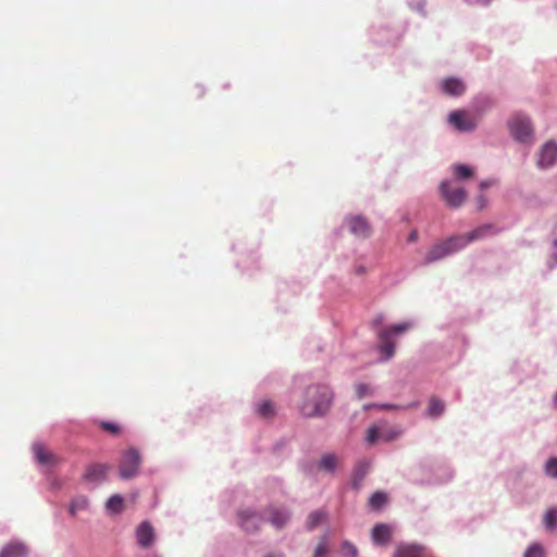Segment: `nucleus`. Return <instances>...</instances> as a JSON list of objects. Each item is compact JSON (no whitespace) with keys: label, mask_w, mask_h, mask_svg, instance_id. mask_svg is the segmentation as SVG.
Returning <instances> with one entry per match:
<instances>
[{"label":"nucleus","mask_w":557,"mask_h":557,"mask_svg":"<svg viewBox=\"0 0 557 557\" xmlns=\"http://www.w3.org/2000/svg\"><path fill=\"white\" fill-rule=\"evenodd\" d=\"M100 428L113 435H117L120 433V426L113 422H101Z\"/></svg>","instance_id":"72a5a7b5"},{"label":"nucleus","mask_w":557,"mask_h":557,"mask_svg":"<svg viewBox=\"0 0 557 557\" xmlns=\"http://www.w3.org/2000/svg\"><path fill=\"white\" fill-rule=\"evenodd\" d=\"M453 173L458 180H466L473 176V170L466 164L453 165Z\"/></svg>","instance_id":"5701e85b"},{"label":"nucleus","mask_w":557,"mask_h":557,"mask_svg":"<svg viewBox=\"0 0 557 557\" xmlns=\"http://www.w3.org/2000/svg\"><path fill=\"white\" fill-rule=\"evenodd\" d=\"M372 540L375 544L385 545L392 536V529L387 524H376L372 529Z\"/></svg>","instance_id":"f3484780"},{"label":"nucleus","mask_w":557,"mask_h":557,"mask_svg":"<svg viewBox=\"0 0 557 557\" xmlns=\"http://www.w3.org/2000/svg\"><path fill=\"white\" fill-rule=\"evenodd\" d=\"M459 239L456 236H451L443 243L434 245L425 255L424 261L425 263H432L437 260L445 258L446 256L459 251L461 247H459Z\"/></svg>","instance_id":"20e7f679"},{"label":"nucleus","mask_w":557,"mask_h":557,"mask_svg":"<svg viewBox=\"0 0 557 557\" xmlns=\"http://www.w3.org/2000/svg\"><path fill=\"white\" fill-rule=\"evenodd\" d=\"M523 557H544V550L541 545L533 544L527 549Z\"/></svg>","instance_id":"2f4dec72"},{"label":"nucleus","mask_w":557,"mask_h":557,"mask_svg":"<svg viewBox=\"0 0 557 557\" xmlns=\"http://www.w3.org/2000/svg\"><path fill=\"white\" fill-rule=\"evenodd\" d=\"M257 412L262 418H271V417H273L274 413H275V408H274L273 403H271L270 400L262 401L258 406Z\"/></svg>","instance_id":"bb28decb"},{"label":"nucleus","mask_w":557,"mask_h":557,"mask_svg":"<svg viewBox=\"0 0 557 557\" xmlns=\"http://www.w3.org/2000/svg\"><path fill=\"white\" fill-rule=\"evenodd\" d=\"M342 552L346 557H357L358 555V549L349 542L343 543Z\"/></svg>","instance_id":"473e14b6"},{"label":"nucleus","mask_w":557,"mask_h":557,"mask_svg":"<svg viewBox=\"0 0 557 557\" xmlns=\"http://www.w3.org/2000/svg\"><path fill=\"white\" fill-rule=\"evenodd\" d=\"M336 465H337V457L333 454L324 455L319 462L320 469H323V470L330 471V472L334 471V469L336 468Z\"/></svg>","instance_id":"393cba45"},{"label":"nucleus","mask_w":557,"mask_h":557,"mask_svg":"<svg viewBox=\"0 0 557 557\" xmlns=\"http://www.w3.org/2000/svg\"><path fill=\"white\" fill-rule=\"evenodd\" d=\"M544 523L548 529L557 527V509L550 508L546 511Z\"/></svg>","instance_id":"c85d7f7f"},{"label":"nucleus","mask_w":557,"mask_h":557,"mask_svg":"<svg viewBox=\"0 0 557 557\" xmlns=\"http://www.w3.org/2000/svg\"><path fill=\"white\" fill-rule=\"evenodd\" d=\"M332 392L327 386L313 385L306 391V398L300 405V411L305 417L323 416L330 409Z\"/></svg>","instance_id":"f257e3e1"},{"label":"nucleus","mask_w":557,"mask_h":557,"mask_svg":"<svg viewBox=\"0 0 557 557\" xmlns=\"http://www.w3.org/2000/svg\"><path fill=\"white\" fill-rule=\"evenodd\" d=\"M478 208L482 210L486 206V198L481 195L476 198Z\"/></svg>","instance_id":"c9c22d12"},{"label":"nucleus","mask_w":557,"mask_h":557,"mask_svg":"<svg viewBox=\"0 0 557 557\" xmlns=\"http://www.w3.org/2000/svg\"><path fill=\"white\" fill-rule=\"evenodd\" d=\"M380 408H383V409H394V408H396V406H393V405H381Z\"/></svg>","instance_id":"4c0bfd02"},{"label":"nucleus","mask_w":557,"mask_h":557,"mask_svg":"<svg viewBox=\"0 0 557 557\" xmlns=\"http://www.w3.org/2000/svg\"><path fill=\"white\" fill-rule=\"evenodd\" d=\"M135 535L138 545L143 548H149L154 543V529L148 521H144L137 527Z\"/></svg>","instance_id":"1a4fd4ad"},{"label":"nucleus","mask_w":557,"mask_h":557,"mask_svg":"<svg viewBox=\"0 0 557 557\" xmlns=\"http://www.w3.org/2000/svg\"><path fill=\"white\" fill-rule=\"evenodd\" d=\"M33 450L40 465H52L55 460L54 455L41 444H35Z\"/></svg>","instance_id":"a211bd4d"},{"label":"nucleus","mask_w":557,"mask_h":557,"mask_svg":"<svg viewBox=\"0 0 557 557\" xmlns=\"http://www.w3.org/2000/svg\"><path fill=\"white\" fill-rule=\"evenodd\" d=\"M264 557H283V555H281V554H269V555H267Z\"/></svg>","instance_id":"ea45409f"},{"label":"nucleus","mask_w":557,"mask_h":557,"mask_svg":"<svg viewBox=\"0 0 557 557\" xmlns=\"http://www.w3.org/2000/svg\"><path fill=\"white\" fill-rule=\"evenodd\" d=\"M267 515L269 522L276 529L283 528L289 520V513L284 508L270 507Z\"/></svg>","instance_id":"2eb2a0df"},{"label":"nucleus","mask_w":557,"mask_h":557,"mask_svg":"<svg viewBox=\"0 0 557 557\" xmlns=\"http://www.w3.org/2000/svg\"><path fill=\"white\" fill-rule=\"evenodd\" d=\"M545 473L550 478H557V457L549 458L545 465Z\"/></svg>","instance_id":"c756f323"},{"label":"nucleus","mask_w":557,"mask_h":557,"mask_svg":"<svg viewBox=\"0 0 557 557\" xmlns=\"http://www.w3.org/2000/svg\"><path fill=\"white\" fill-rule=\"evenodd\" d=\"M325 517H326V513L323 510L312 511L309 515L308 520H307V529L309 531L313 530L325 519Z\"/></svg>","instance_id":"4be33fe9"},{"label":"nucleus","mask_w":557,"mask_h":557,"mask_svg":"<svg viewBox=\"0 0 557 557\" xmlns=\"http://www.w3.org/2000/svg\"><path fill=\"white\" fill-rule=\"evenodd\" d=\"M0 557H26V548L22 544H10L1 550Z\"/></svg>","instance_id":"aec40b11"},{"label":"nucleus","mask_w":557,"mask_h":557,"mask_svg":"<svg viewBox=\"0 0 557 557\" xmlns=\"http://www.w3.org/2000/svg\"><path fill=\"white\" fill-rule=\"evenodd\" d=\"M387 502V496L383 492H375L369 499V506L374 509H381Z\"/></svg>","instance_id":"a878e982"},{"label":"nucleus","mask_w":557,"mask_h":557,"mask_svg":"<svg viewBox=\"0 0 557 557\" xmlns=\"http://www.w3.org/2000/svg\"><path fill=\"white\" fill-rule=\"evenodd\" d=\"M412 324L410 322H403L399 324L391 325L380 331L379 338V351L384 356L383 360L391 359L395 354V343L393 336L401 334L409 329Z\"/></svg>","instance_id":"f03ea898"},{"label":"nucleus","mask_w":557,"mask_h":557,"mask_svg":"<svg viewBox=\"0 0 557 557\" xmlns=\"http://www.w3.org/2000/svg\"><path fill=\"white\" fill-rule=\"evenodd\" d=\"M381 437H383V435H382V434H380L377 426L373 425V426L369 428L368 433H367V442H368L369 444H374V443H376V442H377V440H379V438H381ZM384 438H385L386 441H389V440H392L393 437H392V436H385V435H384Z\"/></svg>","instance_id":"cd10ccee"},{"label":"nucleus","mask_w":557,"mask_h":557,"mask_svg":"<svg viewBox=\"0 0 557 557\" xmlns=\"http://www.w3.org/2000/svg\"><path fill=\"white\" fill-rule=\"evenodd\" d=\"M106 508L111 513H120L124 509V499L121 495H112L106 503Z\"/></svg>","instance_id":"412c9836"},{"label":"nucleus","mask_w":557,"mask_h":557,"mask_svg":"<svg viewBox=\"0 0 557 557\" xmlns=\"http://www.w3.org/2000/svg\"><path fill=\"white\" fill-rule=\"evenodd\" d=\"M410 240H416L417 239V233L416 232H412L409 236Z\"/></svg>","instance_id":"58836bf2"},{"label":"nucleus","mask_w":557,"mask_h":557,"mask_svg":"<svg viewBox=\"0 0 557 557\" xmlns=\"http://www.w3.org/2000/svg\"><path fill=\"white\" fill-rule=\"evenodd\" d=\"M109 467L102 463L90 465L86 468L83 479L90 483H99L107 478Z\"/></svg>","instance_id":"4468645a"},{"label":"nucleus","mask_w":557,"mask_h":557,"mask_svg":"<svg viewBox=\"0 0 557 557\" xmlns=\"http://www.w3.org/2000/svg\"><path fill=\"white\" fill-rule=\"evenodd\" d=\"M557 161V145L554 141H547L541 149L537 165L542 169L552 166Z\"/></svg>","instance_id":"9b49d317"},{"label":"nucleus","mask_w":557,"mask_h":557,"mask_svg":"<svg viewBox=\"0 0 557 557\" xmlns=\"http://www.w3.org/2000/svg\"><path fill=\"white\" fill-rule=\"evenodd\" d=\"M355 392L359 399L363 398L364 396L372 395V388L370 387V385L364 383L356 384Z\"/></svg>","instance_id":"7c9ffc66"},{"label":"nucleus","mask_w":557,"mask_h":557,"mask_svg":"<svg viewBox=\"0 0 557 557\" xmlns=\"http://www.w3.org/2000/svg\"><path fill=\"white\" fill-rule=\"evenodd\" d=\"M327 553L326 539L323 537L314 549V557H324Z\"/></svg>","instance_id":"f704fd0d"},{"label":"nucleus","mask_w":557,"mask_h":557,"mask_svg":"<svg viewBox=\"0 0 557 557\" xmlns=\"http://www.w3.org/2000/svg\"><path fill=\"white\" fill-rule=\"evenodd\" d=\"M394 557H430L422 545L401 543L397 545Z\"/></svg>","instance_id":"f8f14e48"},{"label":"nucleus","mask_w":557,"mask_h":557,"mask_svg":"<svg viewBox=\"0 0 557 557\" xmlns=\"http://www.w3.org/2000/svg\"><path fill=\"white\" fill-rule=\"evenodd\" d=\"M444 410H445V403L442 399H440L435 396H432L429 400L428 416L437 418L441 414H443Z\"/></svg>","instance_id":"6ab92c4d"},{"label":"nucleus","mask_w":557,"mask_h":557,"mask_svg":"<svg viewBox=\"0 0 557 557\" xmlns=\"http://www.w3.org/2000/svg\"><path fill=\"white\" fill-rule=\"evenodd\" d=\"M88 507V499L84 496L74 498L70 505L69 511L71 516H76L78 511L85 510Z\"/></svg>","instance_id":"b1692460"},{"label":"nucleus","mask_w":557,"mask_h":557,"mask_svg":"<svg viewBox=\"0 0 557 557\" xmlns=\"http://www.w3.org/2000/svg\"><path fill=\"white\" fill-rule=\"evenodd\" d=\"M448 121L461 132L472 131L476 125L474 120L465 111H453L448 116Z\"/></svg>","instance_id":"9d476101"},{"label":"nucleus","mask_w":557,"mask_h":557,"mask_svg":"<svg viewBox=\"0 0 557 557\" xmlns=\"http://www.w3.org/2000/svg\"><path fill=\"white\" fill-rule=\"evenodd\" d=\"M440 193L445 202L453 208L460 207L467 199L465 188L453 186L449 182H442Z\"/></svg>","instance_id":"39448f33"},{"label":"nucleus","mask_w":557,"mask_h":557,"mask_svg":"<svg viewBox=\"0 0 557 557\" xmlns=\"http://www.w3.org/2000/svg\"><path fill=\"white\" fill-rule=\"evenodd\" d=\"M442 90L453 97H459L466 91V85L462 81L449 77L443 81Z\"/></svg>","instance_id":"dca6fc26"},{"label":"nucleus","mask_w":557,"mask_h":557,"mask_svg":"<svg viewBox=\"0 0 557 557\" xmlns=\"http://www.w3.org/2000/svg\"><path fill=\"white\" fill-rule=\"evenodd\" d=\"M140 456L137 450L129 449L124 453L120 463V475L122 479H131L138 472Z\"/></svg>","instance_id":"423d86ee"},{"label":"nucleus","mask_w":557,"mask_h":557,"mask_svg":"<svg viewBox=\"0 0 557 557\" xmlns=\"http://www.w3.org/2000/svg\"><path fill=\"white\" fill-rule=\"evenodd\" d=\"M491 185H492V183L490 181H482L480 183V188L485 189V188L490 187Z\"/></svg>","instance_id":"e433bc0d"},{"label":"nucleus","mask_w":557,"mask_h":557,"mask_svg":"<svg viewBox=\"0 0 557 557\" xmlns=\"http://www.w3.org/2000/svg\"><path fill=\"white\" fill-rule=\"evenodd\" d=\"M508 127L511 136L521 143H528L532 139V125L528 116L516 114L509 122Z\"/></svg>","instance_id":"7ed1b4c3"},{"label":"nucleus","mask_w":557,"mask_h":557,"mask_svg":"<svg viewBox=\"0 0 557 557\" xmlns=\"http://www.w3.org/2000/svg\"><path fill=\"white\" fill-rule=\"evenodd\" d=\"M263 522V518L250 509H243L238 512V523L247 533L257 532Z\"/></svg>","instance_id":"6e6552de"},{"label":"nucleus","mask_w":557,"mask_h":557,"mask_svg":"<svg viewBox=\"0 0 557 557\" xmlns=\"http://www.w3.org/2000/svg\"><path fill=\"white\" fill-rule=\"evenodd\" d=\"M348 225L350 232L357 237L366 238L371 234V226L363 216L356 215L349 218Z\"/></svg>","instance_id":"ddd939ff"},{"label":"nucleus","mask_w":557,"mask_h":557,"mask_svg":"<svg viewBox=\"0 0 557 557\" xmlns=\"http://www.w3.org/2000/svg\"><path fill=\"white\" fill-rule=\"evenodd\" d=\"M496 233H497V230L495 228L494 225L484 224L467 234L456 235V237H457V239H460V240H458V243H459V247H461V249H462L472 242L483 239V238L494 235Z\"/></svg>","instance_id":"0eeeda50"}]
</instances>
